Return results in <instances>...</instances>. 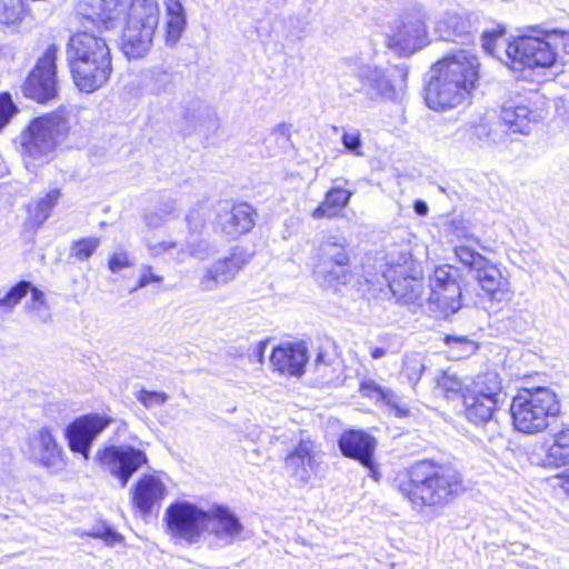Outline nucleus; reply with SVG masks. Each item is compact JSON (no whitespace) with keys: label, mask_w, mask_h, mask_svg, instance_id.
<instances>
[{"label":"nucleus","mask_w":569,"mask_h":569,"mask_svg":"<svg viewBox=\"0 0 569 569\" xmlns=\"http://www.w3.org/2000/svg\"><path fill=\"white\" fill-rule=\"evenodd\" d=\"M92 537L102 539L107 545L114 546L122 540V537L111 528L104 527L91 533Z\"/></svg>","instance_id":"nucleus-53"},{"label":"nucleus","mask_w":569,"mask_h":569,"mask_svg":"<svg viewBox=\"0 0 569 569\" xmlns=\"http://www.w3.org/2000/svg\"><path fill=\"white\" fill-rule=\"evenodd\" d=\"M409 262L410 257L407 253L400 254L397 262L387 264L382 274L399 302L408 306L421 305L423 283L421 279L408 273Z\"/></svg>","instance_id":"nucleus-13"},{"label":"nucleus","mask_w":569,"mask_h":569,"mask_svg":"<svg viewBox=\"0 0 569 569\" xmlns=\"http://www.w3.org/2000/svg\"><path fill=\"white\" fill-rule=\"evenodd\" d=\"M58 48L51 44L39 58L23 84L24 96L38 102H46L57 94L56 60Z\"/></svg>","instance_id":"nucleus-12"},{"label":"nucleus","mask_w":569,"mask_h":569,"mask_svg":"<svg viewBox=\"0 0 569 569\" xmlns=\"http://www.w3.org/2000/svg\"><path fill=\"white\" fill-rule=\"evenodd\" d=\"M470 29V20L456 12H447L436 22V32L445 41H456L457 38L468 37Z\"/></svg>","instance_id":"nucleus-34"},{"label":"nucleus","mask_w":569,"mask_h":569,"mask_svg":"<svg viewBox=\"0 0 569 569\" xmlns=\"http://www.w3.org/2000/svg\"><path fill=\"white\" fill-rule=\"evenodd\" d=\"M147 248L152 257H159L163 253H170L173 260L177 254V252L173 253V250H179L178 242L176 241H161L157 243L149 242L147 244Z\"/></svg>","instance_id":"nucleus-50"},{"label":"nucleus","mask_w":569,"mask_h":569,"mask_svg":"<svg viewBox=\"0 0 569 569\" xmlns=\"http://www.w3.org/2000/svg\"><path fill=\"white\" fill-rule=\"evenodd\" d=\"M207 515L208 510L194 503L177 501L167 508L164 520L173 538L196 543L204 532Z\"/></svg>","instance_id":"nucleus-9"},{"label":"nucleus","mask_w":569,"mask_h":569,"mask_svg":"<svg viewBox=\"0 0 569 569\" xmlns=\"http://www.w3.org/2000/svg\"><path fill=\"white\" fill-rule=\"evenodd\" d=\"M209 213L210 209L207 203H198L192 207L186 217L190 232H201L206 226Z\"/></svg>","instance_id":"nucleus-43"},{"label":"nucleus","mask_w":569,"mask_h":569,"mask_svg":"<svg viewBox=\"0 0 569 569\" xmlns=\"http://www.w3.org/2000/svg\"><path fill=\"white\" fill-rule=\"evenodd\" d=\"M429 43L426 14H406L388 36V46L403 54H411Z\"/></svg>","instance_id":"nucleus-15"},{"label":"nucleus","mask_w":569,"mask_h":569,"mask_svg":"<svg viewBox=\"0 0 569 569\" xmlns=\"http://www.w3.org/2000/svg\"><path fill=\"white\" fill-rule=\"evenodd\" d=\"M447 341L458 348L457 357L459 358L468 357L476 350V345L467 338H447Z\"/></svg>","instance_id":"nucleus-52"},{"label":"nucleus","mask_w":569,"mask_h":569,"mask_svg":"<svg viewBox=\"0 0 569 569\" xmlns=\"http://www.w3.org/2000/svg\"><path fill=\"white\" fill-rule=\"evenodd\" d=\"M216 252L214 248L204 240H198L189 243L187 249L182 246L177 250L174 261L182 263L187 257H193L198 260H206Z\"/></svg>","instance_id":"nucleus-37"},{"label":"nucleus","mask_w":569,"mask_h":569,"mask_svg":"<svg viewBox=\"0 0 569 569\" xmlns=\"http://www.w3.org/2000/svg\"><path fill=\"white\" fill-rule=\"evenodd\" d=\"M256 210L248 203L219 202L216 207L214 229L234 239L249 232L254 226Z\"/></svg>","instance_id":"nucleus-16"},{"label":"nucleus","mask_w":569,"mask_h":569,"mask_svg":"<svg viewBox=\"0 0 569 569\" xmlns=\"http://www.w3.org/2000/svg\"><path fill=\"white\" fill-rule=\"evenodd\" d=\"M501 119L515 132L528 133L530 122L536 121V114L525 101L518 97L502 104Z\"/></svg>","instance_id":"nucleus-28"},{"label":"nucleus","mask_w":569,"mask_h":569,"mask_svg":"<svg viewBox=\"0 0 569 569\" xmlns=\"http://www.w3.org/2000/svg\"><path fill=\"white\" fill-rule=\"evenodd\" d=\"M133 264L132 259L128 251L117 250L110 254L108 260V268L112 273H118L121 270L129 268Z\"/></svg>","instance_id":"nucleus-47"},{"label":"nucleus","mask_w":569,"mask_h":569,"mask_svg":"<svg viewBox=\"0 0 569 569\" xmlns=\"http://www.w3.org/2000/svg\"><path fill=\"white\" fill-rule=\"evenodd\" d=\"M489 136L486 124H466L456 130L455 141L461 146L473 149L479 147Z\"/></svg>","instance_id":"nucleus-36"},{"label":"nucleus","mask_w":569,"mask_h":569,"mask_svg":"<svg viewBox=\"0 0 569 569\" xmlns=\"http://www.w3.org/2000/svg\"><path fill=\"white\" fill-rule=\"evenodd\" d=\"M249 254L239 247H233L229 253L213 261L199 279L203 292H211L236 279L239 271L249 262Z\"/></svg>","instance_id":"nucleus-14"},{"label":"nucleus","mask_w":569,"mask_h":569,"mask_svg":"<svg viewBox=\"0 0 569 569\" xmlns=\"http://www.w3.org/2000/svg\"><path fill=\"white\" fill-rule=\"evenodd\" d=\"M413 208L416 213L419 216H426L429 211L427 203L422 200L415 201Z\"/></svg>","instance_id":"nucleus-57"},{"label":"nucleus","mask_w":569,"mask_h":569,"mask_svg":"<svg viewBox=\"0 0 569 569\" xmlns=\"http://www.w3.org/2000/svg\"><path fill=\"white\" fill-rule=\"evenodd\" d=\"M166 44L173 47L181 39L187 27L186 10L180 0H164Z\"/></svg>","instance_id":"nucleus-29"},{"label":"nucleus","mask_w":569,"mask_h":569,"mask_svg":"<svg viewBox=\"0 0 569 569\" xmlns=\"http://www.w3.org/2000/svg\"><path fill=\"white\" fill-rule=\"evenodd\" d=\"M59 198L60 191L53 189L43 198L32 201L27 206L29 218L37 227H40L50 217L51 210L57 204Z\"/></svg>","instance_id":"nucleus-35"},{"label":"nucleus","mask_w":569,"mask_h":569,"mask_svg":"<svg viewBox=\"0 0 569 569\" xmlns=\"http://www.w3.org/2000/svg\"><path fill=\"white\" fill-rule=\"evenodd\" d=\"M395 72H387L373 64H361L355 70V77L361 84L356 91L365 92L371 100H393L397 97Z\"/></svg>","instance_id":"nucleus-20"},{"label":"nucleus","mask_w":569,"mask_h":569,"mask_svg":"<svg viewBox=\"0 0 569 569\" xmlns=\"http://www.w3.org/2000/svg\"><path fill=\"white\" fill-rule=\"evenodd\" d=\"M332 362L327 360V355L322 351H319L318 356H317V359H316V362H315V367H316V370L322 375L323 377L327 376V367L331 366Z\"/></svg>","instance_id":"nucleus-54"},{"label":"nucleus","mask_w":569,"mask_h":569,"mask_svg":"<svg viewBox=\"0 0 569 569\" xmlns=\"http://www.w3.org/2000/svg\"><path fill=\"white\" fill-rule=\"evenodd\" d=\"M308 361V349L305 343H286L273 348L270 365L280 375L301 376Z\"/></svg>","instance_id":"nucleus-25"},{"label":"nucleus","mask_w":569,"mask_h":569,"mask_svg":"<svg viewBox=\"0 0 569 569\" xmlns=\"http://www.w3.org/2000/svg\"><path fill=\"white\" fill-rule=\"evenodd\" d=\"M176 74L164 66H153L141 71L140 86L146 93L159 96L174 89Z\"/></svg>","instance_id":"nucleus-27"},{"label":"nucleus","mask_w":569,"mask_h":569,"mask_svg":"<svg viewBox=\"0 0 569 569\" xmlns=\"http://www.w3.org/2000/svg\"><path fill=\"white\" fill-rule=\"evenodd\" d=\"M162 280L163 278L159 274H156L150 266H142L138 283L132 289V291L144 288L151 283H161Z\"/></svg>","instance_id":"nucleus-51"},{"label":"nucleus","mask_w":569,"mask_h":569,"mask_svg":"<svg viewBox=\"0 0 569 569\" xmlns=\"http://www.w3.org/2000/svg\"><path fill=\"white\" fill-rule=\"evenodd\" d=\"M28 292H30L31 296L24 305L26 312L36 316L42 321H47L49 315L44 316V313L49 310V306L46 295L27 280L19 281L0 297V317L10 315Z\"/></svg>","instance_id":"nucleus-18"},{"label":"nucleus","mask_w":569,"mask_h":569,"mask_svg":"<svg viewBox=\"0 0 569 569\" xmlns=\"http://www.w3.org/2000/svg\"><path fill=\"white\" fill-rule=\"evenodd\" d=\"M456 257L463 264L469 267L473 272L479 269L488 259L470 248L468 244L461 243L455 248Z\"/></svg>","instance_id":"nucleus-44"},{"label":"nucleus","mask_w":569,"mask_h":569,"mask_svg":"<svg viewBox=\"0 0 569 569\" xmlns=\"http://www.w3.org/2000/svg\"><path fill=\"white\" fill-rule=\"evenodd\" d=\"M320 451L310 438H301L284 458V468L290 477L302 485L311 479L318 467Z\"/></svg>","instance_id":"nucleus-22"},{"label":"nucleus","mask_w":569,"mask_h":569,"mask_svg":"<svg viewBox=\"0 0 569 569\" xmlns=\"http://www.w3.org/2000/svg\"><path fill=\"white\" fill-rule=\"evenodd\" d=\"M462 405L466 419L475 425L489 422L498 408V405L483 400L467 389L462 393Z\"/></svg>","instance_id":"nucleus-30"},{"label":"nucleus","mask_w":569,"mask_h":569,"mask_svg":"<svg viewBox=\"0 0 569 569\" xmlns=\"http://www.w3.org/2000/svg\"><path fill=\"white\" fill-rule=\"evenodd\" d=\"M351 263L350 241L340 232L323 233L316 248L313 276L327 289L346 284Z\"/></svg>","instance_id":"nucleus-6"},{"label":"nucleus","mask_w":569,"mask_h":569,"mask_svg":"<svg viewBox=\"0 0 569 569\" xmlns=\"http://www.w3.org/2000/svg\"><path fill=\"white\" fill-rule=\"evenodd\" d=\"M166 496V485L154 475L142 476L131 488L132 507L142 518L160 509Z\"/></svg>","instance_id":"nucleus-23"},{"label":"nucleus","mask_w":569,"mask_h":569,"mask_svg":"<svg viewBox=\"0 0 569 569\" xmlns=\"http://www.w3.org/2000/svg\"><path fill=\"white\" fill-rule=\"evenodd\" d=\"M274 133H278L284 138H289L290 136V126L287 123H280L273 129Z\"/></svg>","instance_id":"nucleus-59"},{"label":"nucleus","mask_w":569,"mask_h":569,"mask_svg":"<svg viewBox=\"0 0 569 569\" xmlns=\"http://www.w3.org/2000/svg\"><path fill=\"white\" fill-rule=\"evenodd\" d=\"M387 355V350L385 348L376 347L370 351V356L373 359H380Z\"/></svg>","instance_id":"nucleus-60"},{"label":"nucleus","mask_w":569,"mask_h":569,"mask_svg":"<svg viewBox=\"0 0 569 569\" xmlns=\"http://www.w3.org/2000/svg\"><path fill=\"white\" fill-rule=\"evenodd\" d=\"M475 277L491 300L502 301L508 298L510 291L508 279L489 260L475 271Z\"/></svg>","instance_id":"nucleus-26"},{"label":"nucleus","mask_w":569,"mask_h":569,"mask_svg":"<svg viewBox=\"0 0 569 569\" xmlns=\"http://www.w3.org/2000/svg\"><path fill=\"white\" fill-rule=\"evenodd\" d=\"M67 59L76 86L88 93L106 84L112 72L110 49L106 40L88 30L70 37Z\"/></svg>","instance_id":"nucleus-3"},{"label":"nucleus","mask_w":569,"mask_h":569,"mask_svg":"<svg viewBox=\"0 0 569 569\" xmlns=\"http://www.w3.org/2000/svg\"><path fill=\"white\" fill-rule=\"evenodd\" d=\"M136 398L144 408L150 409L164 405L168 401L169 396L163 391L141 389L137 392Z\"/></svg>","instance_id":"nucleus-45"},{"label":"nucleus","mask_w":569,"mask_h":569,"mask_svg":"<svg viewBox=\"0 0 569 569\" xmlns=\"http://www.w3.org/2000/svg\"><path fill=\"white\" fill-rule=\"evenodd\" d=\"M100 246V239L97 237L82 238L72 242L70 256L77 260H88Z\"/></svg>","instance_id":"nucleus-42"},{"label":"nucleus","mask_w":569,"mask_h":569,"mask_svg":"<svg viewBox=\"0 0 569 569\" xmlns=\"http://www.w3.org/2000/svg\"><path fill=\"white\" fill-rule=\"evenodd\" d=\"M560 487L563 489L566 493L569 495V469L566 471V473L561 477V483Z\"/></svg>","instance_id":"nucleus-61"},{"label":"nucleus","mask_w":569,"mask_h":569,"mask_svg":"<svg viewBox=\"0 0 569 569\" xmlns=\"http://www.w3.org/2000/svg\"><path fill=\"white\" fill-rule=\"evenodd\" d=\"M207 517L204 531L216 547L231 546L241 538L243 526L227 507L214 506L208 509Z\"/></svg>","instance_id":"nucleus-17"},{"label":"nucleus","mask_w":569,"mask_h":569,"mask_svg":"<svg viewBox=\"0 0 569 569\" xmlns=\"http://www.w3.org/2000/svg\"><path fill=\"white\" fill-rule=\"evenodd\" d=\"M556 58L555 49L539 37H519L506 47V64L512 69L549 68Z\"/></svg>","instance_id":"nucleus-8"},{"label":"nucleus","mask_w":569,"mask_h":569,"mask_svg":"<svg viewBox=\"0 0 569 569\" xmlns=\"http://www.w3.org/2000/svg\"><path fill=\"white\" fill-rule=\"evenodd\" d=\"M425 368V360L421 353L409 352L403 356L402 373L410 385L416 386L419 382Z\"/></svg>","instance_id":"nucleus-38"},{"label":"nucleus","mask_w":569,"mask_h":569,"mask_svg":"<svg viewBox=\"0 0 569 569\" xmlns=\"http://www.w3.org/2000/svg\"><path fill=\"white\" fill-rule=\"evenodd\" d=\"M341 142L346 150H348L351 154L356 157L363 156L361 134L358 130L353 129L350 131H345L341 137Z\"/></svg>","instance_id":"nucleus-46"},{"label":"nucleus","mask_w":569,"mask_h":569,"mask_svg":"<svg viewBox=\"0 0 569 569\" xmlns=\"http://www.w3.org/2000/svg\"><path fill=\"white\" fill-rule=\"evenodd\" d=\"M377 441L369 433L360 430H349L341 435L339 448L341 452L349 458L358 460L363 467L368 468L372 477L376 478L377 469L373 461V452Z\"/></svg>","instance_id":"nucleus-24"},{"label":"nucleus","mask_w":569,"mask_h":569,"mask_svg":"<svg viewBox=\"0 0 569 569\" xmlns=\"http://www.w3.org/2000/svg\"><path fill=\"white\" fill-rule=\"evenodd\" d=\"M112 420L99 415H87L74 420L67 428V438L71 451L89 458V450L96 437L102 432Z\"/></svg>","instance_id":"nucleus-21"},{"label":"nucleus","mask_w":569,"mask_h":569,"mask_svg":"<svg viewBox=\"0 0 569 569\" xmlns=\"http://www.w3.org/2000/svg\"><path fill=\"white\" fill-rule=\"evenodd\" d=\"M352 194L351 191L339 187L331 188L327 191L322 202L312 211V218L320 220L338 217L348 206Z\"/></svg>","instance_id":"nucleus-31"},{"label":"nucleus","mask_w":569,"mask_h":569,"mask_svg":"<svg viewBox=\"0 0 569 569\" xmlns=\"http://www.w3.org/2000/svg\"><path fill=\"white\" fill-rule=\"evenodd\" d=\"M560 408V401L552 389L547 387L523 389L511 401L510 413L513 427L525 435L543 432L559 416Z\"/></svg>","instance_id":"nucleus-5"},{"label":"nucleus","mask_w":569,"mask_h":569,"mask_svg":"<svg viewBox=\"0 0 569 569\" xmlns=\"http://www.w3.org/2000/svg\"><path fill=\"white\" fill-rule=\"evenodd\" d=\"M457 271L449 266L435 270L430 280V296L427 303L431 312L447 318L461 307V289L457 281Z\"/></svg>","instance_id":"nucleus-10"},{"label":"nucleus","mask_w":569,"mask_h":569,"mask_svg":"<svg viewBox=\"0 0 569 569\" xmlns=\"http://www.w3.org/2000/svg\"><path fill=\"white\" fill-rule=\"evenodd\" d=\"M96 459L124 488L132 475L148 462L144 451L129 445L107 446L97 451Z\"/></svg>","instance_id":"nucleus-11"},{"label":"nucleus","mask_w":569,"mask_h":569,"mask_svg":"<svg viewBox=\"0 0 569 569\" xmlns=\"http://www.w3.org/2000/svg\"><path fill=\"white\" fill-rule=\"evenodd\" d=\"M437 390L446 398H455L465 392L463 382L456 373L443 371L436 379Z\"/></svg>","instance_id":"nucleus-39"},{"label":"nucleus","mask_w":569,"mask_h":569,"mask_svg":"<svg viewBox=\"0 0 569 569\" xmlns=\"http://www.w3.org/2000/svg\"><path fill=\"white\" fill-rule=\"evenodd\" d=\"M465 389L496 405H499L502 393L501 379L496 371L478 375Z\"/></svg>","instance_id":"nucleus-33"},{"label":"nucleus","mask_w":569,"mask_h":569,"mask_svg":"<svg viewBox=\"0 0 569 569\" xmlns=\"http://www.w3.org/2000/svg\"><path fill=\"white\" fill-rule=\"evenodd\" d=\"M508 43L502 39V31L485 33L482 36V48L491 56L497 57L506 63V47Z\"/></svg>","instance_id":"nucleus-41"},{"label":"nucleus","mask_w":569,"mask_h":569,"mask_svg":"<svg viewBox=\"0 0 569 569\" xmlns=\"http://www.w3.org/2000/svg\"><path fill=\"white\" fill-rule=\"evenodd\" d=\"M478 59L465 50L437 61L425 88V100L432 110L452 109L462 104L478 81Z\"/></svg>","instance_id":"nucleus-2"},{"label":"nucleus","mask_w":569,"mask_h":569,"mask_svg":"<svg viewBox=\"0 0 569 569\" xmlns=\"http://www.w3.org/2000/svg\"><path fill=\"white\" fill-rule=\"evenodd\" d=\"M22 14V0H0V23L12 26L21 20Z\"/></svg>","instance_id":"nucleus-40"},{"label":"nucleus","mask_w":569,"mask_h":569,"mask_svg":"<svg viewBox=\"0 0 569 569\" xmlns=\"http://www.w3.org/2000/svg\"><path fill=\"white\" fill-rule=\"evenodd\" d=\"M539 463L549 468H560L569 463V427L552 436V442L546 448Z\"/></svg>","instance_id":"nucleus-32"},{"label":"nucleus","mask_w":569,"mask_h":569,"mask_svg":"<svg viewBox=\"0 0 569 569\" xmlns=\"http://www.w3.org/2000/svg\"><path fill=\"white\" fill-rule=\"evenodd\" d=\"M27 456L30 461L52 472L63 469V451L48 428H41L29 436Z\"/></svg>","instance_id":"nucleus-19"},{"label":"nucleus","mask_w":569,"mask_h":569,"mask_svg":"<svg viewBox=\"0 0 569 569\" xmlns=\"http://www.w3.org/2000/svg\"><path fill=\"white\" fill-rule=\"evenodd\" d=\"M267 347H268V341L264 340V341H259L253 348H252V351H251V355L252 357H254L257 359V361L259 363H262L263 362V359H264V352L267 350Z\"/></svg>","instance_id":"nucleus-56"},{"label":"nucleus","mask_w":569,"mask_h":569,"mask_svg":"<svg viewBox=\"0 0 569 569\" xmlns=\"http://www.w3.org/2000/svg\"><path fill=\"white\" fill-rule=\"evenodd\" d=\"M362 390L367 395H369L371 397H377L378 399H382L389 405H392L397 398L396 395L391 390L383 389V388L375 385L373 382L363 383Z\"/></svg>","instance_id":"nucleus-49"},{"label":"nucleus","mask_w":569,"mask_h":569,"mask_svg":"<svg viewBox=\"0 0 569 569\" xmlns=\"http://www.w3.org/2000/svg\"><path fill=\"white\" fill-rule=\"evenodd\" d=\"M17 108L11 97L7 93L0 96V130L6 127L10 119L16 114Z\"/></svg>","instance_id":"nucleus-48"},{"label":"nucleus","mask_w":569,"mask_h":569,"mask_svg":"<svg viewBox=\"0 0 569 569\" xmlns=\"http://www.w3.org/2000/svg\"><path fill=\"white\" fill-rule=\"evenodd\" d=\"M176 210V204L173 201L167 202L163 204L162 208H160L158 211L166 217V220L169 218L171 213H173Z\"/></svg>","instance_id":"nucleus-58"},{"label":"nucleus","mask_w":569,"mask_h":569,"mask_svg":"<svg viewBox=\"0 0 569 569\" xmlns=\"http://www.w3.org/2000/svg\"><path fill=\"white\" fill-rule=\"evenodd\" d=\"M74 13L98 30L120 29V50L129 60L150 53L161 17L158 0H77Z\"/></svg>","instance_id":"nucleus-1"},{"label":"nucleus","mask_w":569,"mask_h":569,"mask_svg":"<svg viewBox=\"0 0 569 569\" xmlns=\"http://www.w3.org/2000/svg\"><path fill=\"white\" fill-rule=\"evenodd\" d=\"M69 130L70 120L66 111H56L36 118L20 134L23 157L48 161Z\"/></svg>","instance_id":"nucleus-7"},{"label":"nucleus","mask_w":569,"mask_h":569,"mask_svg":"<svg viewBox=\"0 0 569 569\" xmlns=\"http://www.w3.org/2000/svg\"><path fill=\"white\" fill-rule=\"evenodd\" d=\"M166 221V217H163L159 211L150 212L146 216V222L151 228H158Z\"/></svg>","instance_id":"nucleus-55"},{"label":"nucleus","mask_w":569,"mask_h":569,"mask_svg":"<svg viewBox=\"0 0 569 569\" xmlns=\"http://www.w3.org/2000/svg\"><path fill=\"white\" fill-rule=\"evenodd\" d=\"M399 489L416 506H433L456 495L461 489V479L455 470L421 462L412 467L410 478Z\"/></svg>","instance_id":"nucleus-4"}]
</instances>
